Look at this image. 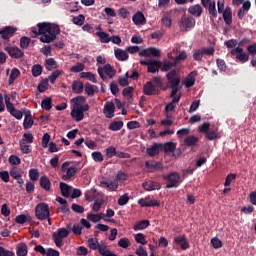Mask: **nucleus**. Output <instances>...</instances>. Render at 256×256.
Masks as SVG:
<instances>
[{
  "instance_id": "obj_3",
  "label": "nucleus",
  "mask_w": 256,
  "mask_h": 256,
  "mask_svg": "<svg viewBox=\"0 0 256 256\" xmlns=\"http://www.w3.org/2000/svg\"><path fill=\"white\" fill-rule=\"evenodd\" d=\"M126 51L131 55L138 53L140 57H161V50L155 47L141 49L139 46H129L126 48Z\"/></svg>"
},
{
  "instance_id": "obj_19",
  "label": "nucleus",
  "mask_w": 256,
  "mask_h": 256,
  "mask_svg": "<svg viewBox=\"0 0 256 256\" xmlns=\"http://www.w3.org/2000/svg\"><path fill=\"white\" fill-rule=\"evenodd\" d=\"M138 203L141 207H159V202L150 198H141Z\"/></svg>"
},
{
  "instance_id": "obj_9",
  "label": "nucleus",
  "mask_w": 256,
  "mask_h": 256,
  "mask_svg": "<svg viewBox=\"0 0 256 256\" xmlns=\"http://www.w3.org/2000/svg\"><path fill=\"white\" fill-rule=\"evenodd\" d=\"M140 65H144L148 69V73H157L161 68V62L155 60L145 61L143 59L140 60Z\"/></svg>"
},
{
  "instance_id": "obj_10",
  "label": "nucleus",
  "mask_w": 256,
  "mask_h": 256,
  "mask_svg": "<svg viewBox=\"0 0 256 256\" xmlns=\"http://www.w3.org/2000/svg\"><path fill=\"white\" fill-rule=\"evenodd\" d=\"M16 31L17 29H15L14 27L6 26L0 29V37L1 39H4V41H9L10 37H13Z\"/></svg>"
},
{
  "instance_id": "obj_30",
  "label": "nucleus",
  "mask_w": 256,
  "mask_h": 256,
  "mask_svg": "<svg viewBox=\"0 0 256 256\" xmlns=\"http://www.w3.org/2000/svg\"><path fill=\"white\" fill-rule=\"evenodd\" d=\"M60 191H61L62 197L68 198L71 196V186H69L65 182H60Z\"/></svg>"
},
{
  "instance_id": "obj_50",
  "label": "nucleus",
  "mask_w": 256,
  "mask_h": 256,
  "mask_svg": "<svg viewBox=\"0 0 256 256\" xmlns=\"http://www.w3.org/2000/svg\"><path fill=\"white\" fill-rule=\"evenodd\" d=\"M209 129H211V123L209 122H204L198 127L199 133H204L205 135L209 132Z\"/></svg>"
},
{
  "instance_id": "obj_61",
  "label": "nucleus",
  "mask_w": 256,
  "mask_h": 256,
  "mask_svg": "<svg viewBox=\"0 0 256 256\" xmlns=\"http://www.w3.org/2000/svg\"><path fill=\"white\" fill-rule=\"evenodd\" d=\"M187 59V52L185 50L181 51L178 56L174 58V61L177 63H181V61H185Z\"/></svg>"
},
{
  "instance_id": "obj_56",
  "label": "nucleus",
  "mask_w": 256,
  "mask_h": 256,
  "mask_svg": "<svg viewBox=\"0 0 256 256\" xmlns=\"http://www.w3.org/2000/svg\"><path fill=\"white\" fill-rule=\"evenodd\" d=\"M29 178L31 181H38L39 180V170L30 169L29 170Z\"/></svg>"
},
{
  "instance_id": "obj_58",
  "label": "nucleus",
  "mask_w": 256,
  "mask_h": 256,
  "mask_svg": "<svg viewBox=\"0 0 256 256\" xmlns=\"http://www.w3.org/2000/svg\"><path fill=\"white\" fill-rule=\"evenodd\" d=\"M91 157L96 163H103V154L101 152H93Z\"/></svg>"
},
{
  "instance_id": "obj_44",
  "label": "nucleus",
  "mask_w": 256,
  "mask_h": 256,
  "mask_svg": "<svg viewBox=\"0 0 256 256\" xmlns=\"http://www.w3.org/2000/svg\"><path fill=\"white\" fill-rule=\"evenodd\" d=\"M41 73H43V66H41V64H34L32 66L33 77H39Z\"/></svg>"
},
{
  "instance_id": "obj_23",
  "label": "nucleus",
  "mask_w": 256,
  "mask_h": 256,
  "mask_svg": "<svg viewBox=\"0 0 256 256\" xmlns=\"http://www.w3.org/2000/svg\"><path fill=\"white\" fill-rule=\"evenodd\" d=\"M188 13H190V15H193L194 17H199L203 14V7H201V5L199 4H195L189 7Z\"/></svg>"
},
{
  "instance_id": "obj_7",
  "label": "nucleus",
  "mask_w": 256,
  "mask_h": 256,
  "mask_svg": "<svg viewBox=\"0 0 256 256\" xmlns=\"http://www.w3.org/2000/svg\"><path fill=\"white\" fill-rule=\"evenodd\" d=\"M180 29H184V31H191L193 27H195V18L193 16H185L183 15L181 17L180 23H179Z\"/></svg>"
},
{
  "instance_id": "obj_35",
  "label": "nucleus",
  "mask_w": 256,
  "mask_h": 256,
  "mask_svg": "<svg viewBox=\"0 0 256 256\" xmlns=\"http://www.w3.org/2000/svg\"><path fill=\"white\" fill-rule=\"evenodd\" d=\"M75 173H77V168L75 167H70L67 169L66 174L62 176L63 181H69L71 177H75Z\"/></svg>"
},
{
  "instance_id": "obj_5",
  "label": "nucleus",
  "mask_w": 256,
  "mask_h": 256,
  "mask_svg": "<svg viewBox=\"0 0 256 256\" xmlns=\"http://www.w3.org/2000/svg\"><path fill=\"white\" fill-rule=\"evenodd\" d=\"M50 215L51 211L49 210V204L41 202L35 207V217L39 221H45V219H49Z\"/></svg>"
},
{
  "instance_id": "obj_11",
  "label": "nucleus",
  "mask_w": 256,
  "mask_h": 256,
  "mask_svg": "<svg viewBox=\"0 0 256 256\" xmlns=\"http://www.w3.org/2000/svg\"><path fill=\"white\" fill-rule=\"evenodd\" d=\"M103 113L107 119H113L115 117V103L111 101L106 102Z\"/></svg>"
},
{
  "instance_id": "obj_28",
  "label": "nucleus",
  "mask_w": 256,
  "mask_h": 256,
  "mask_svg": "<svg viewBox=\"0 0 256 256\" xmlns=\"http://www.w3.org/2000/svg\"><path fill=\"white\" fill-rule=\"evenodd\" d=\"M197 143H199V137L194 135L187 136L184 139V145H186V147H195Z\"/></svg>"
},
{
  "instance_id": "obj_1",
  "label": "nucleus",
  "mask_w": 256,
  "mask_h": 256,
  "mask_svg": "<svg viewBox=\"0 0 256 256\" xmlns=\"http://www.w3.org/2000/svg\"><path fill=\"white\" fill-rule=\"evenodd\" d=\"M166 79L168 81L167 87H170L172 90L170 94L172 101L165 107L166 116L169 117L170 111H175V103L181 101V93H179V91H181V77L179 76V71L172 70L171 72H168L166 74Z\"/></svg>"
},
{
  "instance_id": "obj_22",
  "label": "nucleus",
  "mask_w": 256,
  "mask_h": 256,
  "mask_svg": "<svg viewBox=\"0 0 256 256\" xmlns=\"http://www.w3.org/2000/svg\"><path fill=\"white\" fill-rule=\"evenodd\" d=\"M132 21L134 25H145L146 23L145 15H143L142 12L138 11L133 15Z\"/></svg>"
},
{
  "instance_id": "obj_57",
  "label": "nucleus",
  "mask_w": 256,
  "mask_h": 256,
  "mask_svg": "<svg viewBox=\"0 0 256 256\" xmlns=\"http://www.w3.org/2000/svg\"><path fill=\"white\" fill-rule=\"evenodd\" d=\"M117 154V149H115L114 146H110L108 148H106V157L108 159H111L112 157H115Z\"/></svg>"
},
{
  "instance_id": "obj_40",
  "label": "nucleus",
  "mask_w": 256,
  "mask_h": 256,
  "mask_svg": "<svg viewBox=\"0 0 256 256\" xmlns=\"http://www.w3.org/2000/svg\"><path fill=\"white\" fill-rule=\"evenodd\" d=\"M72 91L73 93H83V82L81 81H73L72 83Z\"/></svg>"
},
{
  "instance_id": "obj_47",
  "label": "nucleus",
  "mask_w": 256,
  "mask_h": 256,
  "mask_svg": "<svg viewBox=\"0 0 256 256\" xmlns=\"http://www.w3.org/2000/svg\"><path fill=\"white\" fill-rule=\"evenodd\" d=\"M49 89V80L44 79L38 84L39 93H45Z\"/></svg>"
},
{
  "instance_id": "obj_53",
  "label": "nucleus",
  "mask_w": 256,
  "mask_h": 256,
  "mask_svg": "<svg viewBox=\"0 0 256 256\" xmlns=\"http://www.w3.org/2000/svg\"><path fill=\"white\" fill-rule=\"evenodd\" d=\"M29 43H31V38H29L27 36H23L20 39V47H21V49H27V47H29Z\"/></svg>"
},
{
  "instance_id": "obj_46",
  "label": "nucleus",
  "mask_w": 256,
  "mask_h": 256,
  "mask_svg": "<svg viewBox=\"0 0 256 256\" xmlns=\"http://www.w3.org/2000/svg\"><path fill=\"white\" fill-rule=\"evenodd\" d=\"M52 101L53 100L51 98L43 99L42 102H41L42 109H44L45 111H51V109H52V105H51Z\"/></svg>"
},
{
  "instance_id": "obj_2",
  "label": "nucleus",
  "mask_w": 256,
  "mask_h": 256,
  "mask_svg": "<svg viewBox=\"0 0 256 256\" xmlns=\"http://www.w3.org/2000/svg\"><path fill=\"white\" fill-rule=\"evenodd\" d=\"M37 27L39 28V33L41 35L40 41L42 43H52L57 39L59 33H61V28L59 25L52 24L49 22L38 23Z\"/></svg>"
},
{
  "instance_id": "obj_55",
  "label": "nucleus",
  "mask_w": 256,
  "mask_h": 256,
  "mask_svg": "<svg viewBox=\"0 0 256 256\" xmlns=\"http://www.w3.org/2000/svg\"><path fill=\"white\" fill-rule=\"evenodd\" d=\"M185 87H193L195 85V76L189 74L184 81Z\"/></svg>"
},
{
  "instance_id": "obj_32",
  "label": "nucleus",
  "mask_w": 256,
  "mask_h": 256,
  "mask_svg": "<svg viewBox=\"0 0 256 256\" xmlns=\"http://www.w3.org/2000/svg\"><path fill=\"white\" fill-rule=\"evenodd\" d=\"M44 66L47 71H53V69H57V61L54 58H48L45 60Z\"/></svg>"
},
{
  "instance_id": "obj_37",
  "label": "nucleus",
  "mask_w": 256,
  "mask_h": 256,
  "mask_svg": "<svg viewBox=\"0 0 256 256\" xmlns=\"http://www.w3.org/2000/svg\"><path fill=\"white\" fill-rule=\"evenodd\" d=\"M162 149L165 153H173V151L177 149V144L173 142H167L164 145H162Z\"/></svg>"
},
{
  "instance_id": "obj_33",
  "label": "nucleus",
  "mask_w": 256,
  "mask_h": 256,
  "mask_svg": "<svg viewBox=\"0 0 256 256\" xmlns=\"http://www.w3.org/2000/svg\"><path fill=\"white\" fill-rule=\"evenodd\" d=\"M21 75V71L17 68H13L11 70L9 80H8V85H13L15 83V80Z\"/></svg>"
},
{
  "instance_id": "obj_63",
  "label": "nucleus",
  "mask_w": 256,
  "mask_h": 256,
  "mask_svg": "<svg viewBox=\"0 0 256 256\" xmlns=\"http://www.w3.org/2000/svg\"><path fill=\"white\" fill-rule=\"evenodd\" d=\"M129 245H131V242L127 238H121L118 241V247H122V249H127V247H129Z\"/></svg>"
},
{
  "instance_id": "obj_8",
  "label": "nucleus",
  "mask_w": 256,
  "mask_h": 256,
  "mask_svg": "<svg viewBox=\"0 0 256 256\" xmlns=\"http://www.w3.org/2000/svg\"><path fill=\"white\" fill-rule=\"evenodd\" d=\"M164 179L167 181L166 189H173V187H179L181 183V176L179 175V173L176 172L165 176Z\"/></svg>"
},
{
  "instance_id": "obj_45",
  "label": "nucleus",
  "mask_w": 256,
  "mask_h": 256,
  "mask_svg": "<svg viewBox=\"0 0 256 256\" xmlns=\"http://www.w3.org/2000/svg\"><path fill=\"white\" fill-rule=\"evenodd\" d=\"M20 149L25 155H29V153H31V145H28L25 140H20Z\"/></svg>"
},
{
  "instance_id": "obj_41",
  "label": "nucleus",
  "mask_w": 256,
  "mask_h": 256,
  "mask_svg": "<svg viewBox=\"0 0 256 256\" xmlns=\"http://www.w3.org/2000/svg\"><path fill=\"white\" fill-rule=\"evenodd\" d=\"M71 103H73V107H81L85 104L84 96H77L71 99Z\"/></svg>"
},
{
  "instance_id": "obj_39",
  "label": "nucleus",
  "mask_w": 256,
  "mask_h": 256,
  "mask_svg": "<svg viewBox=\"0 0 256 256\" xmlns=\"http://www.w3.org/2000/svg\"><path fill=\"white\" fill-rule=\"evenodd\" d=\"M208 141H215V139H219L221 135L219 134V130H211L205 134Z\"/></svg>"
},
{
  "instance_id": "obj_6",
  "label": "nucleus",
  "mask_w": 256,
  "mask_h": 256,
  "mask_svg": "<svg viewBox=\"0 0 256 256\" xmlns=\"http://www.w3.org/2000/svg\"><path fill=\"white\" fill-rule=\"evenodd\" d=\"M68 236L69 230H67V228H59L57 232H54L52 237L56 247H63V239Z\"/></svg>"
},
{
  "instance_id": "obj_13",
  "label": "nucleus",
  "mask_w": 256,
  "mask_h": 256,
  "mask_svg": "<svg viewBox=\"0 0 256 256\" xmlns=\"http://www.w3.org/2000/svg\"><path fill=\"white\" fill-rule=\"evenodd\" d=\"M87 243H88L89 249H92V251H98V253L100 249H107V245L99 244V239L97 238H89Z\"/></svg>"
},
{
  "instance_id": "obj_38",
  "label": "nucleus",
  "mask_w": 256,
  "mask_h": 256,
  "mask_svg": "<svg viewBox=\"0 0 256 256\" xmlns=\"http://www.w3.org/2000/svg\"><path fill=\"white\" fill-rule=\"evenodd\" d=\"M108 129L110 131H121V129H123V121H113L108 126Z\"/></svg>"
},
{
  "instance_id": "obj_14",
  "label": "nucleus",
  "mask_w": 256,
  "mask_h": 256,
  "mask_svg": "<svg viewBox=\"0 0 256 256\" xmlns=\"http://www.w3.org/2000/svg\"><path fill=\"white\" fill-rule=\"evenodd\" d=\"M174 243H176V245H178L182 251H187V249H189V240H187V237H185V235H181V236H177L174 239Z\"/></svg>"
},
{
  "instance_id": "obj_15",
  "label": "nucleus",
  "mask_w": 256,
  "mask_h": 256,
  "mask_svg": "<svg viewBox=\"0 0 256 256\" xmlns=\"http://www.w3.org/2000/svg\"><path fill=\"white\" fill-rule=\"evenodd\" d=\"M173 67H177L175 60H173V62L166 60V61H164V63L161 66V71H163V72L169 71V73H171V71H178L179 77H181V73H180L179 69H173Z\"/></svg>"
},
{
  "instance_id": "obj_27",
  "label": "nucleus",
  "mask_w": 256,
  "mask_h": 256,
  "mask_svg": "<svg viewBox=\"0 0 256 256\" xmlns=\"http://www.w3.org/2000/svg\"><path fill=\"white\" fill-rule=\"evenodd\" d=\"M102 71L105 73V75H107V77H109V79L115 77L117 74V70H115L111 64H105L102 68Z\"/></svg>"
},
{
  "instance_id": "obj_51",
  "label": "nucleus",
  "mask_w": 256,
  "mask_h": 256,
  "mask_svg": "<svg viewBox=\"0 0 256 256\" xmlns=\"http://www.w3.org/2000/svg\"><path fill=\"white\" fill-rule=\"evenodd\" d=\"M133 91H134V89L132 86L126 87L123 89L122 95H123V97H126L127 99H131V97H133Z\"/></svg>"
},
{
  "instance_id": "obj_49",
  "label": "nucleus",
  "mask_w": 256,
  "mask_h": 256,
  "mask_svg": "<svg viewBox=\"0 0 256 256\" xmlns=\"http://www.w3.org/2000/svg\"><path fill=\"white\" fill-rule=\"evenodd\" d=\"M85 70V64L77 63L76 65L70 68L71 73H81V71Z\"/></svg>"
},
{
  "instance_id": "obj_21",
  "label": "nucleus",
  "mask_w": 256,
  "mask_h": 256,
  "mask_svg": "<svg viewBox=\"0 0 256 256\" xmlns=\"http://www.w3.org/2000/svg\"><path fill=\"white\" fill-rule=\"evenodd\" d=\"M159 151H161V143H154L150 148L146 149V153L149 155V157L159 155Z\"/></svg>"
},
{
  "instance_id": "obj_48",
  "label": "nucleus",
  "mask_w": 256,
  "mask_h": 256,
  "mask_svg": "<svg viewBox=\"0 0 256 256\" xmlns=\"http://www.w3.org/2000/svg\"><path fill=\"white\" fill-rule=\"evenodd\" d=\"M72 23H74V25H78L79 27H81V25L85 23V16L83 14H79L78 16L72 19Z\"/></svg>"
},
{
  "instance_id": "obj_31",
  "label": "nucleus",
  "mask_w": 256,
  "mask_h": 256,
  "mask_svg": "<svg viewBox=\"0 0 256 256\" xmlns=\"http://www.w3.org/2000/svg\"><path fill=\"white\" fill-rule=\"evenodd\" d=\"M208 9L209 15H211V21H214V19H217V7L214 2H210V4L206 7Z\"/></svg>"
},
{
  "instance_id": "obj_60",
  "label": "nucleus",
  "mask_w": 256,
  "mask_h": 256,
  "mask_svg": "<svg viewBox=\"0 0 256 256\" xmlns=\"http://www.w3.org/2000/svg\"><path fill=\"white\" fill-rule=\"evenodd\" d=\"M216 65L220 71H223V72L227 71V64L225 63V60L218 58L216 60Z\"/></svg>"
},
{
  "instance_id": "obj_18",
  "label": "nucleus",
  "mask_w": 256,
  "mask_h": 256,
  "mask_svg": "<svg viewBox=\"0 0 256 256\" xmlns=\"http://www.w3.org/2000/svg\"><path fill=\"white\" fill-rule=\"evenodd\" d=\"M222 17L226 25H231L233 23V11L231 10L230 6H227L222 13Z\"/></svg>"
},
{
  "instance_id": "obj_59",
  "label": "nucleus",
  "mask_w": 256,
  "mask_h": 256,
  "mask_svg": "<svg viewBox=\"0 0 256 256\" xmlns=\"http://www.w3.org/2000/svg\"><path fill=\"white\" fill-rule=\"evenodd\" d=\"M136 243H140V245H147V240H145V235L143 233H138L135 235Z\"/></svg>"
},
{
  "instance_id": "obj_42",
  "label": "nucleus",
  "mask_w": 256,
  "mask_h": 256,
  "mask_svg": "<svg viewBox=\"0 0 256 256\" xmlns=\"http://www.w3.org/2000/svg\"><path fill=\"white\" fill-rule=\"evenodd\" d=\"M149 227V220L139 221L136 225H134V231H142L143 229H147Z\"/></svg>"
},
{
  "instance_id": "obj_12",
  "label": "nucleus",
  "mask_w": 256,
  "mask_h": 256,
  "mask_svg": "<svg viewBox=\"0 0 256 256\" xmlns=\"http://www.w3.org/2000/svg\"><path fill=\"white\" fill-rule=\"evenodd\" d=\"M5 51H7L8 55H10L12 57V59H21V57H23V55H24V53H23V51H21V49L14 47V46L5 47Z\"/></svg>"
},
{
  "instance_id": "obj_4",
  "label": "nucleus",
  "mask_w": 256,
  "mask_h": 256,
  "mask_svg": "<svg viewBox=\"0 0 256 256\" xmlns=\"http://www.w3.org/2000/svg\"><path fill=\"white\" fill-rule=\"evenodd\" d=\"M161 91V77H154L143 86L144 95H157Z\"/></svg>"
},
{
  "instance_id": "obj_24",
  "label": "nucleus",
  "mask_w": 256,
  "mask_h": 256,
  "mask_svg": "<svg viewBox=\"0 0 256 256\" xmlns=\"http://www.w3.org/2000/svg\"><path fill=\"white\" fill-rule=\"evenodd\" d=\"M27 253H29L27 244L21 242L16 245V255L17 256H27Z\"/></svg>"
},
{
  "instance_id": "obj_52",
  "label": "nucleus",
  "mask_w": 256,
  "mask_h": 256,
  "mask_svg": "<svg viewBox=\"0 0 256 256\" xmlns=\"http://www.w3.org/2000/svg\"><path fill=\"white\" fill-rule=\"evenodd\" d=\"M8 163L11 165H21V158L17 155H10L8 158Z\"/></svg>"
},
{
  "instance_id": "obj_34",
  "label": "nucleus",
  "mask_w": 256,
  "mask_h": 256,
  "mask_svg": "<svg viewBox=\"0 0 256 256\" xmlns=\"http://www.w3.org/2000/svg\"><path fill=\"white\" fill-rule=\"evenodd\" d=\"M145 167L150 171V173H153V171H157V169H161V162H145Z\"/></svg>"
},
{
  "instance_id": "obj_16",
  "label": "nucleus",
  "mask_w": 256,
  "mask_h": 256,
  "mask_svg": "<svg viewBox=\"0 0 256 256\" xmlns=\"http://www.w3.org/2000/svg\"><path fill=\"white\" fill-rule=\"evenodd\" d=\"M71 117L74 119V121L79 123L85 119V114L79 107H72Z\"/></svg>"
},
{
  "instance_id": "obj_29",
  "label": "nucleus",
  "mask_w": 256,
  "mask_h": 256,
  "mask_svg": "<svg viewBox=\"0 0 256 256\" xmlns=\"http://www.w3.org/2000/svg\"><path fill=\"white\" fill-rule=\"evenodd\" d=\"M114 55L118 61H127V59H129V54H127V51L119 48L114 50Z\"/></svg>"
},
{
  "instance_id": "obj_54",
  "label": "nucleus",
  "mask_w": 256,
  "mask_h": 256,
  "mask_svg": "<svg viewBox=\"0 0 256 256\" xmlns=\"http://www.w3.org/2000/svg\"><path fill=\"white\" fill-rule=\"evenodd\" d=\"M27 221H28V219L25 214H20L15 217V223H17L18 225H25V223H27Z\"/></svg>"
},
{
  "instance_id": "obj_36",
  "label": "nucleus",
  "mask_w": 256,
  "mask_h": 256,
  "mask_svg": "<svg viewBox=\"0 0 256 256\" xmlns=\"http://www.w3.org/2000/svg\"><path fill=\"white\" fill-rule=\"evenodd\" d=\"M80 78L87 79L88 81H92V83H97V77L95 76V74L91 72H81Z\"/></svg>"
},
{
  "instance_id": "obj_26",
  "label": "nucleus",
  "mask_w": 256,
  "mask_h": 256,
  "mask_svg": "<svg viewBox=\"0 0 256 256\" xmlns=\"http://www.w3.org/2000/svg\"><path fill=\"white\" fill-rule=\"evenodd\" d=\"M33 118L31 116V111H26L25 112V118H24V122H23V127L24 129H31V127H33Z\"/></svg>"
},
{
  "instance_id": "obj_25",
  "label": "nucleus",
  "mask_w": 256,
  "mask_h": 256,
  "mask_svg": "<svg viewBox=\"0 0 256 256\" xmlns=\"http://www.w3.org/2000/svg\"><path fill=\"white\" fill-rule=\"evenodd\" d=\"M40 187L44 189V191H51V180L47 176H41L39 179Z\"/></svg>"
},
{
  "instance_id": "obj_64",
  "label": "nucleus",
  "mask_w": 256,
  "mask_h": 256,
  "mask_svg": "<svg viewBox=\"0 0 256 256\" xmlns=\"http://www.w3.org/2000/svg\"><path fill=\"white\" fill-rule=\"evenodd\" d=\"M236 59L241 63H247V61H249V54L242 52L236 56Z\"/></svg>"
},
{
  "instance_id": "obj_17",
  "label": "nucleus",
  "mask_w": 256,
  "mask_h": 256,
  "mask_svg": "<svg viewBox=\"0 0 256 256\" xmlns=\"http://www.w3.org/2000/svg\"><path fill=\"white\" fill-rule=\"evenodd\" d=\"M102 189H108L109 191H117L119 189V183L117 181L107 182L105 180L100 182Z\"/></svg>"
},
{
  "instance_id": "obj_43",
  "label": "nucleus",
  "mask_w": 256,
  "mask_h": 256,
  "mask_svg": "<svg viewBox=\"0 0 256 256\" xmlns=\"http://www.w3.org/2000/svg\"><path fill=\"white\" fill-rule=\"evenodd\" d=\"M97 37H99L101 43H110L111 37H109V34L100 31L96 33Z\"/></svg>"
},
{
  "instance_id": "obj_20",
  "label": "nucleus",
  "mask_w": 256,
  "mask_h": 256,
  "mask_svg": "<svg viewBox=\"0 0 256 256\" xmlns=\"http://www.w3.org/2000/svg\"><path fill=\"white\" fill-rule=\"evenodd\" d=\"M142 187L145 191H155L161 189V184L158 182L147 181L142 184Z\"/></svg>"
},
{
  "instance_id": "obj_62",
  "label": "nucleus",
  "mask_w": 256,
  "mask_h": 256,
  "mask_svg": "<svg viewBox=\"0 0 256 256\" xmlns=\"http://www.w3.org/2000/svg\"><path fill=\"white\" fill-rule=\"evenodd\" d=\"M211 243L214 249H221L223 247V242L217 237L212 238Z\"/></svg>"
}]
</instances>
